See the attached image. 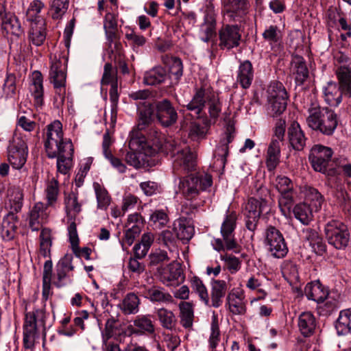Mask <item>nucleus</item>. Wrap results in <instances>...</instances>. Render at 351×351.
Returning <instances> with one entry per match:
<instances>
[{
    "mask_svg": "<svg viewBox=\"0 0 351 351\" xmlns=\"http://www.w3.org/2000/svg\"><path fill=\"white\" fill-rule=\"evenodd\" d=\"M155 136V138L152 139V147H154V150L158 149L165 154L171 156L173 171L176 175L180 176L195 171L196 155L184 142L178 138L171 136L165 138L156 132Z\"/></svg>",
    "mask_w": 351,
    "mask_h": 351,
    "instance_id": "nucleus-1",
    "label": "nucleus"
},
{
    "mask_svg": "<svg viewBox=\"0 0 351 351\" xmlns=\"http://www.w3.org/2000/svg\"><path fill=\"white\" fill-rule=\"evenodd\" d=\"M336 74L339 87L335 82H329L324 88L325 101L331 107H337L341 103L342 95L351 97V71L346 66H341Z\"/></svg>",
    "mask_w": 351,
    "mask_h": 351,
    "instance_id": "nucleus-2",
    "label": "nucleus"
},
{
    "mask_svg": "<svg viewBox=\"0 0 351 351\" xmlns=\"http://www.w3.org/2000/svg\"><path fill=\"white\" fill-rule=\"evenodd\" d=\"M177 119L176 111H140L137 130L134 128L130 133V147L139 138L138 131L152 126L156 121L160 122L164 126H169L174 123Z\"/></svg>",
    "mask_w": 351,
    "mask_h": 351,
    "instance_id": "nucleus-3",
    "label": "nucleus"
},
{
    "mask_svg": "<svg viewBox=\"0 0 351 351\" xmlns=\"http://www.w3.org/2000/svg\"><path fill=\"white\" fill-rule=\"evenodd\" d=\"M269 190L265 187H261L258 191L257 197H250L245 205L243 214L245 216V226L250 231L254 232L261 214L268 209V202L266 197L269 195Z\"/></svg>",
    "mask_w": 351,
    "mask_h": 351,
    "instance_id": "nucleus-4",
    "label": "nucleus"
},
{
    "mask_svg": "<svg viewBox=\"0 0 351 351\" xmlns=\"http://www.w3.org/2000/svg\"><path fill=\"white\" fill-rule=\"evenodd\" d=\"M213 184L212 176L206 173L191 174L180 180L179 191L186 199L197 196L201 191H205Z\"/></svg>",
    "mask_w": 351,
    "mask_h": 351,
    "instance_id": "nucleus-5",
    "label": "nucleus"
},
{
    "mask_svg": "<svg viewBox=\"0 0 351 351\" xmlns=\"http://www.w3.org/2000/svg\"><path fill=\"white\" fill-rule=\"evenodd\" d=\"M67 143H72L69 140H64L62 125L60 121L56 120L47 126L45 148L49 158H56Z\"/></svg>",
    "mask_w": 351,
    "mask_h": 351,
    "instance_id": "nucleus-6",
    "label": "nucleus"
},
{
    "mask_svg": "<svg viewBox=\"0 0 351 351\" xmlns=\"http://www.w3.org/2000/svg\"><path fill=\"white\" fill-rule=\"evenodd\" d=\"M306 122L309 128L327 136L332 135L337 126V117L334 111H315Z\"/></svg>",
    "mask_w": 351,
    "mask_h": 351,
    "instance_id": "nucleus-7",
    "label": "nucleus"
},
{
    "mask_svg": "<svg viewBox=\"0 0 351 351\" xmlns=\"http://www.w3.org/2000/svg\"><path fill=\"white\" fill-rule=\"evenodd\" d=\"M237 215L235 213L232 212L228 214L221 227V234L223 237V242L221 239H217L213 244L215 250L218 252L224 250L225 249L234 252H238V245L234 239V231L236 227Z\"/></svg>",
    "mask_w": 351,
    "mask_h": 351,
    "instance_id": "nucleus-8",
    "label": "nucleus"
},
{
    "mask_svg": "<svg viewBox=\"0 0 351 351\" xmlns=\"http://www.w3.org/2000/svg\"><path fill=\"white\" fill-rule=\"evenodd\" d=\"M28 148L25 141L18 134H14L8 147V158L13 168L21 169L27 161Z\"/></svg>",
    "mask_w": 351,
    "mask_h": 351,
    "instance_id": "nucleus-9",
    "label": "nucleus"
},
{
    "mask_svg": "<svg viewBox=\"0 0 351 351\" xmlns=\"http://www.w3.org/2000/svg\"><path fill=\"white\" fill-rule=\"evenodd\" d=\"M325 234L329 244L337 249H343L348 244L350 234L348 228L339 221H328L325 226Z\"/></svg>",
    "mask_w": 351,
    "mask_h": 351,
    "instance_id": "nucleus-10",
    "label": "nucleus"
},
{
    "mask_svg": "<svg viewBox=\"0 0 351 351\" xmlns=\"http://www.w3.org/2000/svg\"><path fill=\"white\" fill-rule=\"evenodd\" d=\"M264 243L268 252L274 258H282L288 252L282 234L274 226H269L266 229Z\"/></svg>",
    "mask_w": 351,
    "mask_h": 351,
    "instance_id": "nucleus-11",
    "label": "nucleus"
},
{
    "mask_svg": "<svg viewBox=\"0 0 351 351\" xmlns=\"http://www.w3.org/2000/svg\"><path fill=\"white\" fill-rule=\"evenodd\" d=\"M219 111H208L210 117H208L206 111H196L197 119L190 126L189 136L193 141H198L205 138L209 127L215 122Z\"/></svg>",
    "mask_w": 351,
    "mask_h": 351,
    "instance_id": "nucleus-12",
    "label": "nucleus"
},
{
    "mask_svg": "<svg viewBox=\"0 0 351 351\" xmlns=\"http://www.w3.org/2000/svg\"><path fill=\"white\" fill-rule=\"evenodd\" d=\"M222 105L217 94L210 90L200 89L197 91L188 105V110H221Z\"/></svg>",
    "mask_w": 351,
    "mask_h": 351,
    "instance_id": "nucleus-13",
    "label": "nucleus"
},
{
    "mask_svg": "<svg viewBox=\"0 0 351 351\" xmlns=\"http://www.w3.org/2000/svg\"><path fill=\"white\" fill-rule=\"evenodd\" d=\"M267 93L269 108L272 110H286L289 97L282 83L278 81L271 82Z\"/></svg>",
    "mask_w": 351,
    "mask_h": 351,
    "instance_id": "nucleus-14",
    "label": "nucleus"
},
{
    "mask_svg": "<svg viewBox=\"0 0 351 351\" xmlns=\"http://www.w3.org/2000/svg\"><path fill=\"white\" fill-rule=\"evenodd\" d=\"M332 150L322 145H314L308 156L312 167L316 171L325 173L332 156Z\"/></svg>",
    "mask_w": 351,
    "mask_h": 351,
    "instance_id": "nucleus-15",
    "label": "nucleus"
},
{
    "mask_svg": "<svg viewBox=\"0 0 351 351\" xmlns=\"http://www.w3.org/2000/svg\"><path fill=\"white\" fill-rule=\"evenodd\" d=\"M128 331L130 335L136 336L151 335L156 337L155 326L151 319L150 315H141L136 316L132 324L128 326ZM157 347L160 346L158 341L154 339Z\"/></svg>",
    "mask_w": 351,
    "mask_h": 351,
    "instance_id": "nucleus-16",
    "label": "nucleus"
},
{
    "mask_svg": "<svg viewBox=\"0 0 351 351\" xmlns=\"http://www.w3.org/2000/svg\"><path fill=\"white\" fill-rule=\"evenodd\" d=\"M73 258L71 254H66L57 263L53 281V284L57 287H64L71 281L69 273L74 269L72 264Z\"/></svg>",
    "mask_w": 351,
    "mask_h": 351,
    "instance_id": "nucleus-17",
    "label": "nucleus"
},
{
    "mask_svg": "<svg viewBox=\"0 0 351 351\" xmlns=\"http://www.w3.org/2000/svg\"><path fill=\"white\" fill-rule=\"evenodd\" d=\"M219 47L231 49L239 45L241 35L238 25H226L219 30Z\"/></svg>",
    "mask_w": 351,
    "mask_h": 351,
    "instance_id": "nucleus-18",
    "label": "nucleus"
},
{
    "mask_svg": "<svg viewBox=\"0 0 351 351\" xmlns=\"http://www.w3.org/2000/svg\"><path fill=\"white\" fill-rule=\"evenodd\" d=\"M226 306L233 315H243L246 313V300L244 291L239 288H234L228 294Z\"/></svg>",
    "mask_w": 351,
    "mask_h": 351,
    "instance_id": "nucleus-19",
    "label": "nucleus"
},
{
    "mask_svg": "<svg viewBox=\"0 0 351 351\" xmlns=\"http://www.w3.org/2000/svg\"><path fill=\"white\" fill-rule=\"evenodd\" d=\"M65 69V65L61 60H53L51 62L49 71V80L53 84L56 93L60 92V94L62 90L63 93L65 92L66 78Z\"/></svg>",
    "mask_w": 351,
    "mask_h": 351,
    "instance_id": "nucleus-20",
    "label": "nucleus"
},
{
    "mask_svg": "<svg viewBox=\"0 0 351 351\" xmlns=\"http://www.w3.org/2000/svg\"><path fill=\"white\" fill-rule=\"evenodd\" d=\"M236 113L232 111L225 112L223 115V120L226 127V137L223 138L220 141V147L218 150H221V156L226 158L228 154V144L230 143L234 138L235 133L234 118Z\"/></svg>",
    "mask_w": 351,
    "mask_h": 351,
    "instance_id": "nucleus-21",
    "label": "nucleus"
},
{
    "mask_svg": "<svg viewBox=\"0 0 351 351\" xmlns=\"http://www.w3.org/2000/svg\"><path fill=\"white\" fill-rule=\"evenodd\" d=\"M222 3L227 14L235 21L247 15L250 7L248 0H222Z\"/></svg>",
    "mask_w": 351,
    "mask_h": 351,
    "instance_id": "nucleus-22",
    "label": "nucleus"
},
{
    "mask_svg": "<svg viewBox=\"0 0 351 351\" xmlns=\"http://www.w3.org/2000/svg\"><path fill=\"white\" fill-rule=\"evenodd\" d=\"M160 280L166 286H176L180 283L182 269L177 263H171L169 265L158 269Z\"/></svg>",
    "mask_w": 351,
    "mask_h": 351,
    "instance_id": "nucleus-23",
    "label": "nucleus"
},
{
    "mask_svg": "<svg viewBox=\"0 0 351 351\" xmlns=\"http://www.w3.org/2000/svg\"><path fill=\"white\" fill-rule=\"evenodd\" d=\"M101 84H111V87L109 91L111 110H115L117 107L119 95L117 91V83L115 81V72L114 71L110 63H106L104 65Z\"/></svg>",
    "mask_w": 351,
    "mask_h": 351,
    "instance_id": "nucleus-24",
    "label": "nucleus"
},
{
    "mask_svg": "<svg viewBox=\"0 0 351 351\" xmlns=\"http://www.w3.org/2000/svg\"><path fill=\"white\" fill-rule=\"evenodd\" d=\"M301 239L311 247L315 253L322 255L325 252L326 245L322 238L314 229L309 227L304 228L300 233Z\"/></svg>",
    "mask_w": 351,
    "mask_h": 351,
    "instance_id": "nucleus-25",
    "label": "nucleus"
},
{
    "mask_svg": "<svg viewBox=\"0 0 351 351\" xmlns=\"http://www.w3.org/2000/svg\"><path fill=\"white\" fill-rule=\"evenodd\" d=\"M0 19L1 25L8 33L20 36L23 33L21 23L18 18L12 14L5 13V7L3 0H0Z\"/></svg>",
    "mask_w": 351,
    "mask_h": 351,
    "instance_id": "nucleus-26",
    "label": "nucleus"
},
{
    "mask_svg": "<svg viewBox=\"0 0 351 351\" xmlns=\"http://www.w3.org/2000/svg\"><path fill=\"white\" fill-rule=\"evenodd\" d=\"M29 89L34 97L35 108H41L43 105V75L38 71L32 73Z\"/></svg>",
    "mask_w": 351,
    "mask_h": 351,
    "instance_id": "nucleus-27",
    "label": "nucleus"
},
{
    "mask_svg": "<svg viewBox=\"0 0 351 351\" xmlns=\"http://www.w3.org/2000/svg\"><path fill=\"white\" fill-rule=\"evenodd\" d=\"M73 146L72 143H67L63 147L62 151L57 154L58 172L66 175L70 171L73 163Z\"/></svg>",
    "mask_w": 351,
    "mask_h": 351,
    "instance_id": "nucleus-28",
    "label": "nucleus"
},
{
    "mask_svg": "<svg viewBox=\"0 0 351 351\" xmlns=\"http://www.w3.org/2000/svg\"><path fill=\"white\" fill-rule=\"evenodd\" d=\"M142 295L154 303H171L173 302L171 294L166 291L164 288L158 286L145 287Z\"/></svg>",
    "mask_w": 351,
    "mask_h": 351,
    "instance_id": "nucleus-29",
    "label": "nucleus"
},
{
    "mask_svg": "<svg viewBox=\"0 0 351 351\" xmlns=\"http://www.w3.org/2000/svg\"><path fill=\"white\" fill-rule=\"evenodd\" d=\"M290 71L298 85L302 84L308 76L306 62L300 56L296 55L292 57Z\"/></svg>",
    "mask_w": 351,
    "mask_h": 351,
    "instance_id": "nucleus-30",
    "label": "nucleus"
},
{
    "mask_svg": "<svg viewBox=\"0 0 351 351\" xmlns=\"http://www.w3.org/2000/svg\"><path fill=\"white\" fill-rule=\"evenodd\" d=\"M112 143L113 141L109 134V132L106 131L103 136V154L114 169H116L120 173H124L126 169L125 165L121 162V160L119 158L114 157L112 155L111 150L110 149V147L111 146Z\"/></svg>",
    "mask_w": 351,
    "mask_h": 351,
    "instance_id": "nucleus-31",
    "label": "nucleus"
},
{
    "mask_svg": "<svg viewBox=\"0 0 351 351\" xmlns=\"http://www.w3.org/2000/svg\"><path fill=\"white\" fill-rule=\"evenodd\" d=\"M304 293L308 300L321 303L327 298L328 291L317 280L308 283L304 288Z\"/></svg>",
    "mask_w": 351,
    "mask_h": 351,
    "instance_id": "nucleus-32",
    "label": "nucleus"
},
{
    "mask_svg": "<svg viewBox=\"0 0 351 351\" xmlns=\"http://www.w3.org/2000/svg\"><path fill=\"white\" fill-rule=\"evenodd\" d=\"M288 138L290 145L295 150L300 151L305 146L306 138L298 122L293 121L288 128Z\"/></svg>",
    "mask_w": 351,
    "mask_h": 351,
    "instance_id": "nucleus-33",
    "label": "nucleus"
},
{
    "mask_svg": "<svg viewBox=\"0 0 351 351\" xmlns=\"http://www.w3.org/2000/svg\"><path fill=\"white\" fill-rule=\"evenodd\" d=\"M68 233L73 253L77 257L89 260L90 258L91 250L86 247L83 248L79 247V238L76 224L74 222H72L68 226Z\"/></svg>",
    "mask_w": 351,
    "mask_h": 351,
    "instance_id": "nucleus-34",
    "label": "nucleus"
},
{
    "mask_svg": "<svg viewBox=\"0 0 351 351\" xmlns=\"http://www.w3.org/2000/svg\"><path fill=\"white\" fill-rule=\"evenodd\" d=\"M173 231L179 239L186 241H189L195 233L193 226L190 220L186 218H179L174 221Z\"/></svg>",
    "mask_w": 351,
    "mask_h": 351,
    "instance_id": "nucleus-35",
    "label": "nucleus"
},
{
    "mask_svg": "<svg viewBox=\"0 0 351 351\" xmlns=\"http://www.w3.org/2000/svg\"><path fill=\"white\" fill-rule=\"evenodd\" d=\"M298 326L304 337L312 335L316 327V319L309 311L302 313L298 318Z\"/></svg>",
    "mask_w": 351,
    "mask_h": 351,
    "instance_id": "nucleus-36",
    "label": "nucleus"
},
{
    "mask_svg": "<svg viewBox=\"0 0 351 351\" xmlns=\"http://www.w3.org/2000/svg\"><path fill=\"white\" fill-rule=\"evenodd\" d=\"M254 79V71L252 63L245 60L239 66L237 75V82L243 88H248Z\"/></svg>",
    "mask_w": 351,
    "mask_h": 351,
    "instance_id": "nucleus-37",
    "label": "nucleus"
},
{
    "mask_svg": "<svg viewBox=\"0 0 351 351\" xmlns=\"http://www.w3.org/2000/svg\"><path fill=\"white\" fill-rule=\"evenodd\" d=\"M167 77L165 69L161 66H156L144 73L143 83L148 86H155L163 83Z\"/></svg>",
    "mask_w": 351,
    "mask_h": 351,
    "instance_id": "nucleus-38",
    "label": "nucleus"
},
{
    "mask_svg": "<svg viewBox=\"0 0 351 351\" xmlns=\"http://www.w3.org/2000/svg\"><path fill=\"white\" fill-rule=\"evenodd\" d=\"M227 290V284L224 280H216L212 283L211 300L208 306L219 307L222 304V299Z\"/></svg>",
    "mask_w": 351,
    "mask_h": 351,
    "instance_id": "nucleus-39",
    "label": "nucleus"
},
{
    "mask_svg": "<svg viewBox=\"0 0 351 351\" xmlns=\"http://www.w3.org/2000/svg\"><path fill=\"white\" fill-rule=\"evenodd\" d=\"M47 217L45 206L42 202L36 203L29 213V226L32 230H38Z\"/></svg>",
    "mask_w": 351,
    "mask_h": 351,
    "instance_id": "nucleus-40",
    "label": "nucleus"
},
{
    "mask_svg": "<svg viewBox=\"0 0 351 351\" xmlns=\"http://www.w3.org/2000/svg\"><path fill=\"white\" fill-rule=\"evenodd\" d=\"M28 37L29 42L36 47L41 46L44 43L46 40V31L43 20L32 23Z\"/></svg>",
    "mask_w": 351,
    "mask_h": 351,
    "instance_id": "nucleus-41",
    "label": "nucleus"
},
{
    "mask_svg": "<svg viewBox=\"0 0 351 351\" xmlns=\"http://www.w3.org/2000/svg\"><path fill=\"white\" fill-rule=\"evenodd\" d=\"M65 210L70 224L74 222L75 224L76 216L81 212V205L78 203L77 197L74 193H69L64 199Z\"/></svg>",
    "mask_w": 351,
    "mask_h": 351,
    "instance_id": "nucleus-42",
    "label": "nucleus"
},
{
    "mask_svg": "<svg viewBox=\"0 0 351 351\" xmlns=\"http://www.w3.org/2000/svg\"><path fill=\"white\" fill-rule=\"evenodd\" d=\"M162 63L169 68L170 75L178 82L183 74V65L181 60L176 57L165 55L162 56Z\"/></svg>",
    "mask_w": 351,
    "mask_h": 351,
    "instance_id": "nucleus-43",
    "label": "nucleus"
},
{
    "mask_svg": "<svg viewBox=\"0 0 351 351\" xmlns=\"http://www.w3.org/2000/svg\"><path fill=\"white\" fill-rule=\"evenodd\" d=\"M335 328L339 335L351 333V308L345 309L340 312L335 322Z\"/></svg>",
    "mask_w": 351,
    "mask_h": 351,
    "instance_id": "nucleus-44",
    "label": "nucleus"
},
{
    "mask_svg": "<svg viewBox=\"0 0 351 351\" xmlns=\"http://www.w3.org/2000/svg\"><path fill=\"white\" fill-rule=\"evenodd\" d=\"M280 147L278 141L272 140L267 152L266 165L269 171H274L280 161Z\"/></svg>",
    "mask_w": 351,
    "mask_h": 351,
    "instance_id": "nucleus-45",
    "label": "nucleus"
},
{
    "mask_svg": "<svg viewBox=\"0 0 351 351\" xmlns=\"http://www.w3.org/2000/svg\"><path fill=\"white\" fill-rule=\"evenodd\" d=\"M140 299L134 293H128L119 304L121 310L126 315L136 314L138 312Z\"/></svg>",
    "mask_w": 351,
    "mask_h": 351,
    "instance_id": "nucleus-46",
    "label": "nucleus"
},
{
    "mask_svg": "<svg viewBox=\"0 0 351 351\" xmlns=\"http://www.w3.org/2000/svg\"><path fill=\"white\" fill-rule=\"evenodd\" d=\"M272 117L275 121L274 130L275 138H273L272 140L278 141V143L280 144V142L282 141L285 137L287 115L285 114V111H276Z\"/></svg>",
    "mask_w": 351,
    "mask_h": 351,
    "instance_id": "nucleus-47",
    "label": "nucleus"
},
{
    "mask_svg": "<svg viewBox=\"0 0 351 351\" xmlns=\"http://www.w3.org/2000/svg\"><path fill=\"white\" fill-rule=\"evenodd\" d=\"M8 197L11 213H19L23 206V193L19 187H11L8 189Z\"/></svg>",
    "mask_w": 351,
    "mask_h": 351,
    "instance_id": "nucleus-48",
    "label": "nucleus"
},
{
    "mask_svg": "<svg viewBox=\"0 0 351 351\" xmlns=\"http://www.w3.org/2000/svg\"><path fill=\"white\" fill-rule=\"evenodd\" d=\"M293 211L295 217L304 225L309 224L313 220V208L307 203L296 204Z\"/></svg>",
    "mask_w": 351,
    "mask_h": 351,
    "instance_id": "nucleus-49",
    "label": "nucleus"
},
{
    "mask_svg": "<svg viewBox=\"0 0 351 351\" xmlns=\"http://www.w3.org/2000/svg\"><path fill=\"white\" fill-rule=\"evenodd\" d=\"M154 240V236L151 232L142 235L141 243L134 246V255L138 258H143L147 254Z\"/></svg>",
    "mask_w": 351,
    "mask_h": 351,
    "instance_id": "nucleus-50",
    "label": "nucleus"
},
{
    "mask_svg": "<svg viewBox=\"0 0 351 351\" xmlns=\"http://www.w3.org/2000/svg\"><path fill=\"white\" fill-rule=\"evenodd\" d=\"M278 198V206L284 216L290 213L291 209L294 204V197L295 192L294 190L280 193Z\"/></svg>",
    "mask_w": 351,
    "mask_h": 351,
    "instance_id": "nucleus-51",
    "label": "nucleus"
},
{
    "mask_svg": "<svg viewBox=\"0 0 351 351\" xmlns=\"http://www.w3.org/2000/svg\"><path fill=\"white\" fill-rule=\"evenodd\" d=\"M262 36L270 45H273L280 42L282 38V32L276 25H269L265 27L262 33Z\"/></svg>",
    "mask_w": 351,
    "mask_h": 351,
    "instance_id": "nucleus-52",
    "label": "nucleus"
},
{
    "mask_svg": "<svg viewBox=\"0 0 351 351\" xmlns=\"http://www.w3.org/2000/svg\"><path fill=\"white\" fill-rule=\"evenodd\" d=\"M180 323L183 327L187 328L193 325L194 313L193 306L191 303L182 302L180 305Z\"/></svg>",
    "mask_w": 351,
    "mask_h": 351,
    "instance_id": "nucleus-53",
    "label": "nucleus"
},
{
    "mask_svg": "<svg viewBox=\"0 0 351 351\" xmlns=\"http://www.w3.org/2000/svg\"><path fill=\"white\" fill-rule=\"evenodd\" d=\"M191 286L192 290L198 295L200 300L203 302L205 305L209 306V295L202 280L198 277L194 276L191 278Z\"/></svg>",
    "mask_w": 351,
    "mask_h": 351,
    "instance_id": "nucleus-54",
    "label": "nucleus"
},
{
    "mask_svg": "<svg viewBox=\"0 0 351 351\" xmlns=\"http://www.w3.org/2000/svg\"><path fill=\"white\" fill-rule=\"evenodd\" d=\"M156 313L163 328L171 330L175 326L176 319L171 311L160 308L156 311Z\"/></svg>",
    "mask_w": 351,
    "mask_h": 351,
    "instance_id": "nucleus-55",
    "label": "nucleus"
},
{
    "mask_svg": "<svg viewBox=\"0 0 351 351\" xmlns=\"http://www.w3.org/2000/svg\"><path fill=\"white\" fill-rule=\"evenodd\" d=\"M149 219L150 224L158 229L165 227L169 220L167 213L163 209L151 210Z\"/></svg>",
    "mask_w": 351,
    "mask_h": 351,
    "instance_id": "nucleus-56",
    "label": "nucleus"
},
{
    "mask_svg": "<svg viewBox=\"0 0 351 351\" xmlns=\"http://www.w3.org/2000/svg\"><path fill=\"white\" fill-rule=\"evenodd\" d=\"M305 200L306 202V203L310 204V206H311L315 211H317L321 208L324 202L322 195L316 189L313 187H308L306 189Z\"/></svg>",
    "mask_w": 351,
    "mask_h": 351,
    "instance_id": "nucleus-57",
    "label": "nucleus"
},
{
    "mask_svg": "<svg viewBox=\"0 0 351 351\" xmlns=\"http://www.w3.org/2000/svg\"><path fill=\"white\" fill-rule=\"evenodd\" d=\"M94 189L97 197V208L101 210H106L111 201L107 190L98 183H94Z\"/></svg>",
    "mask_w": 351,
    "mask_h": 351,
    "instance_id": "nucleus-58",
    "label": "nucleus"
},
{
    "mask_svg": "<svg viewBox=\"0 0 351 351\" xmlns=\"http://www.w3.org/2000/svg\"><path fill=\"white\" fill-rule=\"evenodd\" d=\"M44 8L45 4L40 0L32 1L26 12L27 20L31 21L32 23H38L39 20H43L39 14Z\"/></svg>",
    "mask_w": 351,
    "mask_h": 351,
    "instance_id": "nucleus-59",
    "label": "nucleus"
},
{
    "mask_svg": "<svg viewBox=\"0 0 351 351\" xmlns=\"http://www.w3.org/2000/svg\"><path fill=\"white\" fill-rule=\"evenodd\" d=\"M69 5V0H52L50 12L53 19H60L66 12Z\"/></svg>",
    "mask_w": 351,
    "mask_h": 351,
    "instance_id": "nucleus-60",
    "label": "nucleus"
},
{
    "mask_svg": "<svg viewBox=\"0 0 351 351\" xmlns=\"http://www.w3.org/2000/svg\"><path fill=\"white\" fill-rule=\"evenodd\" d=\"M282 274L283 277L290 283L299 279L297 265L291 261H286L282 265Z\"/></svg>",
    "mask_w": 351,
    "mask_h": 351,
    "instance_id": "nucleus-61",
    "label": "nucleus"
},
{
    "mask_svg": "<svg viewBox=\"0 0 351 351\" xmlns=\"http://www.w3.org/2000/svg\"><path fill=\"white\" fill-rule=\"evenodd\" d=\"M130 96L134 100H140L138 105L142 104L144 106L143 110H153V99L151 97V92L149 90H141L133 92Z\"/></svg>",
    "mask_w": 351,
    "mask_h": 351,
    "instance_id": "nucleus-62",
    "label": "nucleus"
},
{
    "mask_svg": "<svg viewBox=\"0 0 351 351\" xmlns=\"http://www.w3.org/2000/svg\"><path fill=\"white\" fill-rule=\"evenodd\" d=\"M58 194V182L53 178L48 182L45 189V195L48 206H51L56 202Z\"/></svg>",
    "mask_w": 351,
    "mask_h": 351,
    "instance_id": "nucleus-63",
    "label": "nucleus"
},
{
    "mask_svg": "<svg viewBox=\"0 0 351 351\" xmlns=\"http://www.w3.org/2000/svg\"><path fill=\"white\" fill-rule=\"evenodd\" d=\"M141 230L137 226H131L126 230L124 237L121 241L123 250H127L128 247L132 245L134 239L138 236Z\"/></svg>",
    "mask_w": 351,
    "mask_h": 351,
    "instance_id": "nucleus-64",
    "label": "nucleus"
}]
</instances>
